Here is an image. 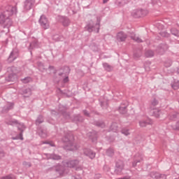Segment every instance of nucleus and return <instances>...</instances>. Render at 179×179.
Segmentation results:
<instances>
[{"instance_id": "f257e3e1", "label": "nucleus", "mask_w": 179, "mask_h": 179, "mask_svg": "<svg viewBox=\"0 0 179 179\" xmlns=\"http://www.w3.org/2000/svg\"><path fill=\"white\" fill-rule=\"evenodd\" d=\"M16 14V7L8 6L6 8V10L0 14V24H3L6 22H10L9 17Z\"/></svg>"}, {"instance_id": "f03ea898", "label": "nucleus", "mask_w": 179, "mask_h": 179, "mask_svg": "<svg viewBox=\"0 0 179 179\" xmlns=\"http://www.w3.org/2000/svg\"><path fill=\"white\" fill-rule=\"evenodd\" d=\"M39 22L43 29H48L50 27V22H48V20L45 15H41Z\"/></svg>"}, {"instance_id": "7ed1b4c3", "label": "nucleus", "mask_w": 179, "mask_h": 179, "mask_svg": "<svg viewBox=\"0 0 179 179\" xmlns=\"http://www.w3.org/2000/svg\"><path fill=\"white\" fill-rule=\"evenodd\" d=\"M36 3V0H25L24 2V8L25 10H30Z\"/></svg>"}, {"instance_id": "20e7f679", "label": "nucleus", "mask_w": 179, "mask_h": 179, "mask_svg": "<svg viewBox=\"0 0 179 179\" xmlns=\"http://www.w3.org/2000/svg\"><path fill=\"white\" fill-rule=\"evenodd\" d=\"M149 12L146 10H136L133 12L134 16L136 17H142L143 16H146Z\"/></svg>"}, {"instance_id": "39448f33", "label": "nucleus", "mask_w": 179, "mask_h": 179, "mask_svg": "<svg viewBox=\"0 0 179 179\" xmlns=\"http://www.w3.org/2000/svg\"><path fill=\"white\" fill-rule=\"evenodd\" d=\"M122 170H124V163L122 162H119L116 164V167L115 169V173L116 174H121Z\"/></svg>"}, {"instance_id": "423d86ee", "label": "nucleus", "mask_w": 179, "mask_h": 179, "mask_svg": "<svg viewBox=\"0 0 179 179\" xmlns=\"http://www.w3.org/2000/svg\"><path fill=\"white\" fill-rule=\"evenodd\" d=\"M151 114L155 118H160V115H162V110L157 108H155L151 110Z\"/></svg>"}, {"instance_id": "0eeeda50", "label": "nucleus", "mask_w": 179, "mask_h": 179, "mask_svg": "<svg viewBox=\"0 0 179 179\" xmlns=\"http://www.w3.org/2000/svg\"><path fill=\"white\" fill-rule=\"evenodd\" d=\"M116 38L120 42L125 41V40H127V34L122 31L119 32L116 36Z\"/></svg>"}, {"instance_id": "6e6552de", "label": "nucleus", "mask_w": 179, "mask_h": 179, "mask_svg": "<svg viewBox=\"0 0 179 179\" xmlns=\"http://www.w3.org/2000/svg\"><path fill=\"white\" fill-rule=\"evenodd\" d=\"M151 177L156 179H166V175L160 174L159 173H152Z\"/></svg>"}, {"instance_id": "1a4fd4ad", "label": "nucleus", "mask_w": 179, "mask_h": 179, "mask_svg": "<svg viewBox=\"0 0 179 179\" xmlns=\"http://www.w3.org/2000/svg\"><path fill=\"white\" fill-rule=\"evenodd\" d=\"M149 124H153V122L152 120H141L139 121V125L141 127H146V125Z\"/></svg>"}, {"instance_id": "9d476101", "label": "nucleus", "mask_w": 179, "mask_h": 179, "mask_svg": "<svg viewBox=\"0 0 179 179\" xmlns=\"http://www.w3.org/2000/svg\"><path fill=\"white\" fill-rule=\"evenodd\" d=\"M84 153L87 156H89L90 159H94V157H96V154L92 152L90 150H85Z\"/></svg>"}, {"instance_id": "9b49d317", "label": "nucleus", "mask_w": 179, "mask_h": 179, "mask_svg": "<svg viewBox=\"0 0 179 179\" xmlns=\"http://www.w3.org/2000/svg\"><path fill=\"white\" fill-rule=\"evenodd\" d=\"M61 22H62L63 26L66 27L69 26V20L68 18L62 17Z\"/></svg>"}, {"instance_id": "f8f14e48", "label": "nucleus", "mask_w": 179, "mask_h": 179, "mask_svg": "<svg viewBox=\"0 0 179 179\" xmlns=\"http://www.w3.org/2000/svg\"><path fill=\"white\" fill-rule=\"evenodd\" d=\"M119 111L121 114H125V113H127V106L121 105L119 108Z\"/></svg>"}, {"instance_id": "ddd939ff", "label": "nucleus", "mask_w": 179, "mask_h": 179, "mask_svg": "<svg viewBox=\"0 0 179 179\" xmlns=\"http://www.w3.org/2000/svg\"><path fill=\"white\" fill-rule=\"evenodd\" d=\"M131 38H132V40L134 41H136V43H142V39H141L139 36L136 35H131Z\"/></svg>"}, {"instance_id": "4468645a", "label": "nucleus", "mask_w": 179, "mask_h": 179, "mask_svg": "<svg viewBox=\"0 0 179 179\" xmlns=\"http://www.w3.org/2000/svg\"><path fill=\"white\" fill-rule=\"evenodd\" d=\"M76 164H78V161H71L66 164L67 167H75V166H76Z\"/></svg>"}, {"instance_id": "2eb2a0df", "label": "nucleus", "mask_w": 179, "mask_h": 179, "mask_svg": "<svg viewBox=\"0 0 179 179\" xmlns=\"http://www.w3.org/2000/svg\"><path fill=\"white\" fill-rule=\"evenodd\" d=\"M103 66L106 71L110 72V71H113V66H110L108 64L105 63L103 64Z\"/></svg>"}, {"instance_id": "dca6fc26", "label": "nucleus", "mask_w": 179, "mask_h": 179, "mask_svg": "<svg viewBox=\"0 0 179 179\" xmlns=\"http://www.w3.org/2000/svg\"><path fill=\"white\" fill-rule=\"evenodd\" d=\"M69 145L70 146L69 148H67L69 150H76V148L75 147V145H72V143L69 142Z\"/></svg>"}, {"instance_id": "f3484780", "label": "nucleus", "mask_w": 179, "mask_h": 179, "mask_svg": "<svg viewBox=\"0 0 179 179\" xmlns=\"http://www.w3.org/2000/svg\"><path fill=\"white\" fill-rule=\"evenodd\" d=\"M122 133L124 134V135H126V136H128V135H129V130L127 129H124L122 131Z\"/></svg>"}, {"instance_id": "a211bd4d", "label": "nucleus", "mask_w": 179, "mask_h": 179, "mask_svg": "<svg viewBox=\"0 0 179 179\" xmlns=\"http://www.w3.org/2000/svg\"><path fill=\"white\" fill-rule=\"evenodd\" d=\"M173 89H174L175 90H177V89L179 88V83H176L172 85Z\"/></svg>"}, {"instance_id": "6ab92c4d", "label": "nucleus", "mask_w": 179, "mask_h": 179, "mask_svg": "<svg viewBox=\"0 0 179 179\" xmlns=\"http://www.w3.org/2000/svg\"><path fill=\"white\" fill-rule=\"evenodd\" d=\"M31 80V78H27L23 80L24 83H29Z\"/></svg>"}, {"instance_id": "aec40b11", "label": "nucleus", "mask_w": 179, "mask_h": 179, "mask_svg": "<svg viewBox=\"0 0 179 179\" xmlns=\"http://www.w3.org/2000/svg\"><path fill=\"white\" fill-rule=\"evenodd\" d=\"M52 159L54 160H59V159H61V157H59L58 155H53Z\"/></svg>"}, {"instance_id": "412c9836", "label": "nucleus", "mask_w": 179, "mask_h": 179, "mask_svg": "<svg viewBox=\"0 0 179 179\" xmlns=\"http://www.w3.org/2000/svg\"><path fill=\"white\" fill-rule=\"evenodd\" d=\"M87 29L88 31H93V29H92L90 28V26H89V25L87 27Z\"/></svg>"}, {"instance_id": "4be33fe9", "label": "nucleus", "mask_w": 179, "mask_h": 179, "mask_svg": "<svg viewBox=\"0 0 179 179\" xmlns=\"http://www.w3.org/2000/svg\"><path fill=\"white\" fill-rule=\"evenodd\" d=\"M157 104V101H154L152 103V106H156Z\"/></svg>"}, {"instance_id": "5701e85b", "label": "nucleus", "mask_w": 179, "mask_h": 179, "mask_svg": "<svg viewBox=\"0 0 179 179\" xmlns=\"http://www.w3.org/2000/svg\"><path fill=\"white\" fill-rule=\"evenodd\" d=\"M72 179H81L80 176H74Z\"/></svg>"}, {"instance_id": "b1692460", "label": "nucleus", "mask_w": 179, "mask_h": 179, "mask_svg": "<svg viewBox=\"0 0 179 179\" xmlns=\"http://www.w3.org/2000/svg\"><path fill=\"white\" fill-rule=\"evenodd\" d=\"M1 179H10V177L6 176V177L2 178Z\"/></svg>"}, {"instance_id": "393cba45", "label": "nucleus", "mask_w": 179, "mask_h": 179, "mask_svg": "<svg viewBox=\"0 0 179 179\" xmlns=\"http://www.w3.org/2000/svg\"><path fill=\"white\" fill-rule=\"evenodd\" d=\"M109 0H103V3H107V1H108Z\"/></svg>"}, {"instance_id": "a878e982", "label": "nucleus", "mask_w": 179, "mask_h": 179, "mask_svg": "<svg viewBox=\"0 0 179 179\" xmlns=\"http://www.w3.org/2000/svg\"><path fill=\"white\" fill-rule=\"evenodd\" d=\"M175 36H178V37H179V31H178L176 34H174Z\"/></svg>"}, {"instance_id": "bb28decb", "label": "nucleus", "mask_w": 179, "mask_h": 179, "mask_svg": "<svg viewBox=\"0 0 179 179\" xmlns=\"http://www.w3.org/2000/svg\"><path fill=\"white\" fill-rule=\"evenodd\" d=\"M36 122H37L38 124H40V123L43 122V120H41V122L38 121V120H37Z\"/></svg>"}, {"instance_id": "cd10ccee", "label": "nucleus", "mask_w": 179, "mask_h": 179, "mask_svg": "<svg viewBox=\"0 0 179 179\" xmlns=\"http://www.w3.org/2000/svg\"><path fill=\"white\" fill-rule=\"evenodd\" d=\"M20 139L21 141H23V137L22 136V134H20Z\"/></svg>"}, {"instance_id": "c85d7f7f", "label": "nucleus", "mask_w": 179, "mask_h": 179, "mask_svg": "<svg viewBox=\"0 0 179 179\" xmlns=\"http://www.w3.org/2000/svg\"><path fill=\"white\" fill-rule=\"evenodd\" d=\"M64 82H68V78L64 79Z\"/></svg>"}, {"instance_id": "c756f323", "label": "nucleus", "mask_w": 179, "mask_h": 179, "mask_svg": "<svg viewBox=\"0 0 179 179\" xmlns=\"http://www.w3.org/2000/svg\"><path fill=\"white\" fill-rule=\"evenodd\" d=\"M85 115H87V112H85Z\"/></svg>"}, {"instance_id": "7c9ffc66", "label": "nucleus", "mask_w": 179, "mask_h": 179, "mask_svg": "<svg viewBox=\"0 0 179 179\" xmlns=\"http://www.w3.org/2000/svg\"><path fill=\"white\" fill-rule=\"evenodd\" d=\"M153 56V53H152V55L150 57H152Z\"/></svg>"}, {"instance_id": "2f4dec72", "label": "nucleus", "mask_w": 179, "mask_h": 179, "mask_svg": "<svg viewBox=\"0 0 179 179\" xmlns=\"http://www.w3.org/2000/svg\"><path fill=\"white\" fill-rule=\"evenodd\" d=\"M133 166H136V164H133Z\"/></svg>"}, {"instance_id": "473e14b6", "label": "nucleus", "mask_w": 179, "mask_h": 179, "mask_svg": "<svg viewBox=\"0 0 179 179\" xmlns=\"http://www.w3.org/2000/svg\"><path fill=\"white\" fill-rule=\"evenodd\" d=\"M178 72L179 73V69H178Z\"/></svg>"}, {"instance_id": "72a5a7b5", "label": "nucleus", "mask_w": 179, "mask_h": 179, "mask_svg": "<svg viewBox=\"0 0 179 179\" xmlns=\"http://www.w3.org/2000/svg\"><path fill=\"white\" fill-rule=\"evenodd\" d=\"M176 179H179V177H178V178H176Z\"/></svg>"}, {"instance_id": "f704fd0d", "label": "nucleus", "mask_w": 179, "mask_h": 179, "mask_svg": "<svg viewBox=\"0 0 179 179\" xmlns=\"http://www.w3.org/2000/svg\"><path fill=\"white\" fill-rule=\"evenodd\" d=\"M0 71H1V66H0Z\"/></svg>"}]
</instances>
